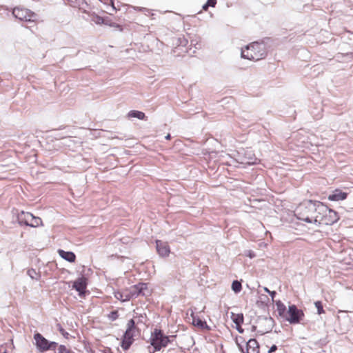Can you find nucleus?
Returning a JSON list of instances; mask_svg holds the SVG:
<instances>
[{"mask_svg": "<svg viewBox=\"0 0 353 353\" xmlns=\"http://www.w3.org/2000/svg\"><path fill=\"white\" fill-rule=\"evenodd\" d=\"M323 210H326V205L323 203L309 200L301 203L296 208L294 215L299 220L318 225Z\"/></svg>", "mask_w": 353, "mask_h": 353, "instance_id": "obj_1", "label": "nucleus"}, {"mask_svg": "<svg viewBox=\"0 0 353 353\" xmlns=\"http://www.w3.org/2000/svg\"><path fill=\"white\" fill-rule=\"evenodd\" d=\"M267 52L263 43L254 42L241 50V57L249 60L259 61L266 56Z\"/></svg>", "mask_w": 353, "mask_h": 353, "instance_id": "obj_2", "label": "nucleus"}, {"mask_svg": "<svg viewBox=\"0 0 353 353\" xmlns=\"http://www.w3.org/2000/svg\"><path fill=\"white\" fill-rule=\"evenodd\" d=\"M174 336H166L161 329L155 328L151 333L150 338V345L153 347V353L160 351L163 347H165L170 343V338Z\"/></svg>", "mask_w": 353, "mask_h": 353, "instance_id": "obj_3", "label": "nucleus"}, {"mask_svg": "<svg viewBox=\"0 0 353 353\" xmlns=\"http://www.w3.org/2000/svg\"><path fill=\"white\" fill-rule=\"evenodd\" d=\"M136 330H138V328L136 326L134 320L132 319L128 321L127 328L121 341V347L124 350H128L132 345Z\"/></svg>", "mask_w": 353, "mask_h": 353, "instance_id": "obj_4", "label": "nucleus"}, {"mask_svg": "<svg viewBox=\"0 0 353 353\" xmlns=\"http://www.w3.org/2000/svg\"><path fill=\"white\" fill-rule=\"evenodd\" d=\"M17 219L20 225H25L31 228H37L42 225L41 218L35 216L28 212L21 211L17 214Z\"/></svg>", "mask_w": 353, "mask_h": 353, "instance_id": "obj_5", "label": "nucleus"}, {"mask_svg": "<svg viewBox=\"0 0 353 353\" xmlns=\"http://www.w3.org/2000/svg\"><path fill=\"white\" fill-rule=\"evenodd\" d=\"M13 16L20 21H35L37 19V14L31 10L23 8H14L12 10Z\"/></svg>", "mask_w": 353, "mask_h": 353, "instance_id": "obj_6", "label": "nucleus"}, {"mask_svg": "<svg viewBox=\"0 0 353 353\" xmlns=\"http://www.w3.org/2000/svg\"><path fill=\"white\" fill-rule=\"evenodd\" d=\"M34 339L37 347L41 352H45L49 350H56L58 344L54 341H49L40 333H36L34 334Z\"/></svg>", "mask_w": 353, "mask_h": 353, "instance_id": "obj_7", "label": "nucleus"}, {"mask_svg": "<svg viewBox=\"0 0 353 353\" xmlns=\"http://www.w3.org/2000/svg\"><path fill=\"white\" fill-rule=\"evenodd\" d=\"M303 316L304 314L301 310L298 309L295 305H291L288 307L285 319L291 324H297L300 323Z\"/></svg>", "mask_w": 353, "mask_h": 353, "instance_id": "obj_8", "label": "nucleus"}, {"mask_svg": "<svg viewBox=\"0 0 353 353\" xmlns=\"http://www.w3.org/2000/svg\"><path fill=\"white\" fill-rule=\"evenodd\" d=\"M339 219V216L338 213L336 211L328 208L326 205V210H323V214H321L320 221L319 223H318V225L321 224L331 225L335 223Z\"/></svg>", "mask_w": 353, "mask_h": 353, "instance_id": "obj_9", "label": "nucleus"}, {"mask_svg": "<svg viewBox=\"0 0 353 353\" xmlns=\"http://www.w3.org/2000/svg\"><path fill=\"white\" fill-rule=\"evenodd\" d=\"M258 322L260 327H263L262 329L258 331V333L261 335L271 332L274 325V321L270 316L260 317Z\"/></svg>", "mask_w": 353, "mask_h": 353, "instance_id": "obj_10", "label": "nucleus"}, {"mask_svg": "<svg viewBox=\"0 0 353 353\" xmlns=\"http://www.w3.org/2000/svg\"><path fill=\"white\" fill-rule=\"evenodd\" d=\"M156 249L159 256L162 257L168 256L170 253V246L168 243L161 240H156Z\"/></svg>", "mask_w": 353, "mask_h": 353, "instance_id": "obj_11", "label": "nucleus"}, {"mask_svg": "<svg viewBox=\"0 0 353 353\" xmlns=\"http://www.w3.org/2000/svg\"><path fill=\"white\" fill-rule=\"evenodd\" d=\"M243 353H259V344L255 339H250L246 343V350L244 351L242 346L239 345Z\"/></svg>", "mask_w": 353, "mask_h": 353, "instance_id": "obj_12", "label": "nucleus"}, {"mask_svg": "<svg viewBox=\"0 0 353 353\" xmlns=\"http://www.w3.org/2000/svg\"><path fill=\"white\" fill-rule=\"evenodd\" d=\"M87 287V279L84 276L79 277L74 281L73 288L79 292V296L84 294Z\"/></svg>", "mask_w": 353, "mask_h": 353, "instance_id": "obj_13", "label": "nucleus"}, {"mask_svg": "<svg viewBox=\"0 0 353 353\" xmlns=\"http://www.w3.org/2000/svg\"><path fill=\"white\" fill-rule=\"evenodd\" d=\"M148 289L147 284L143 283H139L137 285H133L130 288V290L133 298H136L140 295L146 296L145 290Z\"/></svg>", "mask_w": 353, "mask_h": 353, "instance_id": "obj_14", "label": "nucleus"}, {"mask_svg": "<svg viewBox=\"0 0 353 353\" xmlns=\"http://www.w3.org/2000/svg\"><path fill=\"white\" fill-rule=\"evenodd\" d=\"M241 163L247 165H254L257 163V158L251 151L247 150L245 152Z\"/></svg>", "mask_w": 353, "mask_h": 353, "instance_id": "obj_15", "label": "nucleus"}, {"mask_svg": "<svg viewBox=\"0 0 353 353\" xmlns=\"http://www.w3.org/2000/svg\"><path fill=\"white\" fill-rule=\"evenodd\" d=\"M347 194L340 190H335L328 196V199L333 201H343L347 198Z\"/></svg>", "mask_w": 353, "mask_h": 353, "instance_id": "obj_16", "label": "nucleus"}, {"mask_svg": "<svg viewBox=\"0 0 353 353\" xmlns=\"http://www.w3.org/2000/svg\"><path fill=\"white\" fill-rule=\"evenodd\" d=\"M114 297L122 302L128 301L133 298L130 290L123 292L117 291L114 292Z\"/></svg>", "mask_w": 353, "mask_h": 353, "instance_id": "obj_17", "label": "nucleus"}, {"mask_svg": "<svg viewBox=\"0 0 353 353\" xmlns=\"http://www.w3.org/2000/svg\"><path fill=\"white\" fill-rule=\"evenodd\" d=\"M191 316L192 318V324L202 329H206L208 330H210V327L209 325H208L206 321H203L199 316H195L193 313Z\"/></svg>", "mask_w": 353, "mask_h": 353, "instance_id": "obj_18", "label": "nucleus"}, {"mask_svg": "<svg viewBox=\"0 0 353 353\" xmlns=\"http://www.w3.org/2000/svg\"><path fill=\"white\" fill-rule=\"evenodd\" d=\"M59 254L62 259L70 263L74 262L76 259V256L72 252L59 250Z\"/></svg>", "mask_w": 353, "mask_h": 353, "instance_id": "obj_19", "label": "nucleus"}, {"mask_svg": "<svg viewBox=\"0 0 353 353\" xmlns=\"http://www.w3.org/2000/svg\"><path fill=\"white\" fill-rule=\"evenodd\" d=\"M276 305V310L280 316L285 319V316H287V311L285 305L280 301H275Z\"/></svg>", "mask_w": 353, "mask_h": 353, "instance_id": "obj_20", "label": "nucleus"}, {"mask_svg": "<svg viewBox=\"0 0 353 353\" xmlns=\"http://www.w3.org/2000/svg\"><path fill=\"white\" fill-rule=\"evenodd\" d=\"M231 319L237 327L241 326L244 320L243 314L242 313L235 314L234 312H231Z\"/></svg>", "mask_w": 353, "mask_h": 353, "instance_id": "obj_21", "label": "nucleus"}, {"mask_svg": "<svg viewBox=\"0 0 353 353\" xmlns=\"http://www.w3.org/2000/svg\"><path fill=\"white\" fill-rule=\"evenodd\" d=\"M128 117L137 118L140 120H145L147 118L144 112L139 111V110H130L128 113Z\"/></svg>", "mask_w": 353, "mask_h": 353, "instance_id": "obj_22", "label": "nucleus"}, {"mask_svg": "<svg viewBox=\"0 0 353 353\" xmlns=\"http://www.w3.org/2000/svg\"><path fill=\"white\" fill-rule=\"evenodd\" d=\"M232 290L234 293L237 294L242 290L241 283L237 280H234L232 283Z\"/></svg>", "mask_w": 353, "mask_h": 353, "instance_id": "obj_23", "label": "nucleus"}, {"mask_svg": "<svg viewBox=\"0 0 353 353\" xmlns=\"http://www.w3.org/2000/svg\"><path fill=\"white\" fill-rule=\"evenodd\" d=\"M28 275L32 279L38 281L41 275L39 272H37L34 269H30L27 272Z\"/></svg>", "mask_w": 353, "mask_h": 353, "instance_id": "obj_24", "label": "nucleus"}, {"mask_svg": "<svg viewBox=\"0 0 353 353\" xmlns=\"http://www.w3.org/2000/svg\"><path fill=\"white\" fill-rule=\"evenodd\" d=\"M190 45L194 46L195 48L199 49L201 48V38L196 37L195 39H192L190 41Z\"/></svg>", "mask_w": 353, "mask_h": 353, "instance_id": "obj_25", "label": "nucleus"}, {"mask_svg": "<svg viewBox=\"0 0 353 353\" xmlns=\"http://www.w3.org/2000/svg\"><path fill=\"white\" fill-rule=\"evenodd\" d=\"M315 304V306L317 309V313L319 314H321L325 312L324 310H323V305H322V303L319 301H317L314 303Z\"/></svg>", "mask_w": 353, "mask_h": 353, "instance_id": "obj_26", "label": "nucleus"}, {"mask_svg": "<svg viewBox=\"0 0 353 353\" xmlns=\"http://www.w3.org/2000/svg\"><path fill=\"white\" fill-rule=\"evenodd\" d=\"M108 319L112 321H114L115 320H117L119 317V312L117 310H113L112 311L108 316Z\"/></svg>", "mask_w": 353, "mask_h": 353, "instance_id": "obj_27", "label": "nucleus"}, {"mask_svg": "<svg viewBox=\"0 0 353 353\" xmlns=\"http://www.w3.org/2000/svg\"><path fill=\"white\" fill-rule=\"evenodd\" d=\"M57 353H74L69 349H68L65 345H60L57 349Z\"/></svg>", "mask_w": 353, "mask_h": 353, "instance_id": "obj_28", "label": "nucleus"}, {"mask_svg": "<svg viewBox=\"0 0 353 353\" xmlns=\"http://www.w3.org/2000/svg\"><path fill=\"white\" fill-rule=\"evenodd\" d=\"M57 329L59 331V332L65 338V339H68V336H69V333L67 332L66 331H65V330L62 327V326L61 325V324H57Z\"/></svg>", "mask_w": 353, "mask_h": 353, "instance_id": "obj_29", "label": "nucleus"}, {"mask_svg": "<svg viewBox=\"0 0 353 353\" xmlns=\"http://www.w3.org/2000/svg\"><path fill=\"white\" fill-rule=\"evenodd\" d=\"M264 291L266 292L267 293H268V294H270V296H271L272 298V301H274V296H276V292L275 291H270L268 288L265 287L264 288Z\"/></svg>", "mask_w": 353, "mask_h": 353, "instance_id": "obj_30", "label": "nucleus"}, {"mask_svg": "<svg viewBox=\"0 0 353 353\" xmlns=\"http://www.w3.org/2000/svg\"><path fill=\"white\" fill-rule=\"evenodd\" d=\"M179 45L183 46H186L188 43V40L186 39H185L184 37L179 38Z\"/></svg>", "mask_w": 353, "mask_h": 353, "instance_id": "obj_31", "label": "nucleus"}, {"mask_svg": "<svg viewBox=\"0 0 353 353\" xmlns=\"http://www.w3.org/2000/svg\"><path fill=\"white\" fill-rule=\"evenodd\" d=\"M206 3L209 7H214L216 3V0H208Z\"/></svg>", "mask_w": 353, "mask_h": 353, "instance_id": "obj_32", "label": "nucleus"}, {"mask_svg": "<svg viewBox=\"0 0 353 353\" xmlns=\"http://www.w3.org/2000/svg\"><path fill=\"white\" fill-rule=\"evenodd\" d=\"M277 350V346L276 345H272L268 350V353H272L275 352Z\"/></svg>", "mask_w": 353, "mask_h": 353, "instance_id": "obj_33", "label": "nucleus"}, {"mask_svg": "<svg viewBox=\"0 0 353 353\" xmlns=\"http://www.w3.org/2000/svg\"><path fill=\"white\" fill-rule=\"evenodd\" d=\"M236 330H238V332L239 333H243V330L241 328V326H240V327L239 326V327L236 326Z\"/></svg>", "mask_w": 353, "mask_h": 353, "instance_id": "obj_34", "label": "nucleus"}, {"mask_svg": "<svg viewBox=\"0 0 353 353\" xmlns=\"http://www.w3.org/2000/svg\"><path fill=\"white\" fill-rule=\"evenodd\" d=\"M209 8V6L205 3L203 6V10H207Z\"/></svg>", "mask_w": 353, "mask_h": 353, "instance_id": "obj_35", "label": "nucleus"}, {"mask_svg": "<svg viewBox=\"0 0 353 353\" xmlns=\"http://www.w3.org/2000/svg\"><path fill=\"white\" fill-rule=\"evenodd\" d=\"M139 10H144V11L148 12L149 14L150 13V11L145 8H140Z\"/></svg>", "mask_w": 353, "mask_h": 353, "instance_id": "obj_36", "label": "nucleus"}, {"mask_svg": "<svg viewBox=\"0 0 353 353\" xmlns=\"http://www.w3.org/2000/svg\"><path fill=\"white\" fill-rule=\"evenodd\" d=\"M165 139L167 140H170V138H171V136L170 134H168L165 137Z\"/></svg>", "mask_w": 353, "mask_h": 353, "instance_id": "obj_37", "label": "nucleus"}, {"mask_svg": "<svg viewBox=\"0 0 353 353\" xmlns=\"http://www.w3.org/2000/svg\"><path fill=\"white\" fill-rule=\"evenodd\" d=\"M256 330V327L255 325H253V326L252 327V331H255Z\"/></svg>", "mask_w": 353, "mask_h": 353, "instance_id": "obj_38", "label": "nucleus"}, {"mask_svg": "<svg viewBox=\"0 0 353 353\" xmlns=\"http://www.w3.org/2000/svg\"><path fill=\"white\" fill-rule=\"evenodd\" d=\"M3 353H7V351H6V350H5Z\"/></svg>", "mask_w": 353, "mask_h": 353, "instance_id": "obj_39", "label": "nucleus"}, {"mask_svg": "<svg viewBox=\"0 0 353 353\" xmlns=\"http://www.w3.org/2000/svg\"><path fill=\"white\" fill-rule=\"evenodd\" d=\"M252 353H254V352H252Z\"/></svg>", "mask_w": 353, "mask_h": 353, "instance_id": "obj_40", "label": "nucleus"}]
</instances>
